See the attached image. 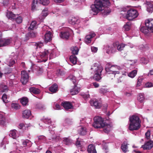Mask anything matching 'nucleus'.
Masks as SVG:
<instances>
[{
  "label": "nucleus",
  "mask_w": 153,
  "mask_h": 153,
  "mask_svg": "<svg viewBox=\"0 0 153 153\" xmlns=\"http://www.w3.org/2000/svg\"><path fill=\"white\" fill-rule=\"evenodd\" d=\"M145 86L147 88L151 87L152 86V84L151 82H148L146 84Z\"/></svg>",
  "instance_id": "57"
},
{
  "label": "nucleus",
  "mask_w": 153,
  "mask_h": 153,
  "mask_svg": "<svg viewBox=\"0 0 153 153\" xmlns=\"http://www.w3.org/2000/svg\"><path fill=\"white\" fill-rule=\"evenodd\" d=\"M58 86L55 83L50 86L49 88V91L52 93H56L58 91Z\"/></svg>",
  "instance_id": "19"
},
{
  "label": "nucleus",
  "mask_w": 153,
  "mask_h": 153,
  "mask_svg": "<svg viewBox=\"0 0 153 153\" xmlns=\"http://www.w3.org/2000/svg\"><path fill=\"white\" fill-rule=\"evenodd\" d=\"M28 35L30 36L31 37H34L36 36V34L35 33L32 31L30 32L29 33Z\"/></svg>",
  "instance_id": "52"
},
{
  "label": "nucleus",
  "mask_w": 153,
  "mask_h": 153,
  "mask_svg": "<svg viewBox=\"0 0 153 153\" xmlns=\"http://www.w3.org/2000/svg\"><path fill=\"white\" fill-rule=\"evenodd\" d=\"M116 66L111 65L110 63L106 64L105 70L107 73V76L110 79H112L115 76L117 77L122 76L124 75L121 70L116 71Z\"/></svg>",
  "instance_id": "2"
},
{
  "label": "nucleus",
  "mask_w": 153,
  "mask_h": 153,
  "mask_svg": "<svg viewBox=\"0 0 153 153\" xmlns=\"http://www.w3.org/2000/svg\"><path fill=\"white\" fill-rule=\"evenodd\" d=\"M2 99L3 102L5 103L7 102V95L5 94H4L2 97Z\"/></svg>",
  "instance_id": "45"
},
{
  "label": "nucleus",
  "mask_w": 153,
  "mask_h": 153,
  "mask_svg": "<svg viewBox=\"0 0 153 153\" xmlns=\"http://www.w3.org/2000/svg\"><path fill=\"white\" fill-rule=\"evenodd\" d=\"M39 3L43 5H47L50 3L49 0H39Z\"/></svg>",
  "instance_id": "37"
},
{
  "label": "nucleus",
  "mask_w": 153,
  "mask_h": 153,
  "mask_svg": "<svg viewBox=\"0 0 153 153\" xmlns=\"http://www.w3.org/2000/svg\"><path fill=\"white\" fill-rule=\"evenodd\" d=\"M39 0H33L31 6V10H34L36 7V4L39 3Z\"/></svg>",
  "instance_id": "40"
},
{
  "label": "nucleus",
  "mask_w": 153,
  "mask_h": 153,
  "mask_svg": "<svg viewBox=\"0 0 153 153\" xmlns=\"http://www.w3.org/2000/svg\"><path fill=\"white\" fill-rule=\"evenodd\" d=\"M15 19L16 22L18 24L22 23L23 21V18L21 16L16 17Z\"/></svg>",
  "instance_id": "43"
},
{
  "label": "nucleus",
  "mask_w": 153,
  "mask_h": 153,
  "mask_svg": "<svg viewBox=\"0 0 153 153\" xmlns=\"http://www.w3.org/2000/svg\"><path fill=\"white\" fill-rule=\"evenodd\" d=\"M128 144L126 142H124L122 144L121 149L123 151L124 153H126L128 151Z\"/></svg>",
  "instance_id": "24"
},
{
  "label": "nucleus",
  "mask_w": 153,
  "mask_h": 153,
  "mask_svg": "<svg viewBox=\"0 0 153 153\" xmlns=\"http://www.w3.org/2000/svg\"><path fill=\"white\" fill-rule=\"evenodd\" d=\"M78 132L81 135H85L86 133L85 128L82 127H81L78 130Z\"/></svg>",
  "instance_id": "28"
},
{
  "label": "nucleus",
  "mask_w": 153,
  "mask_h": 153,
  "mask_svg": "<svg viewBox=\"0 0 153 153\" xmlns=\"http://www.w3.org/2000/svg\"><path fill=\"white\" fill-rule=\"evenodd\" d=\"M42 16H46L48 15V13L45 11H43L42 13Z\"/></svg>",
  "instance_id": "62"
},
{
  "label": "nucleus",
  "mask_w": 153,
  "mask_h": 153,
  "mask_svg": "<svg viewBox=\"0 0 153 153\" xmlns=\"http://www.w3.org/2000/svg\"><path fill=\"white\" fill-rule=\"evenodd\" d=\"M5 123V118H3V119L0 120V124L1 125L4 126Z\"/></svg>",
  "instance_id": "53"
},
{
  "label": "nucleus",
  "mask_w": 153,
  "mask_h": 153,
  "mask_svg": "<svg viewBox=\"0 0 153 153\" xmlns=\"http://www.w3.org/2000/svg\"><path fill=\"white\" fill-rule=\"evenodd\" d=\"M15 63V60L13 59H11L8 63V65L10 66H13Z\"/></svg>",
  "instance_id": "51"
},
{
  "label": "nucleus",
  "mask_w": 153,
  "mask_h": 153,
  "mask_svg": "<svg viewBox=\"0 0 153 153\" xmlns=\"http://www.w3.org/2000/svg\"><path fill=\"white\" fill-rule=\"evenodd\" d=\"M36 24V22L35 21H32L28 29V30H33Z\"/></svg>",
  "instance_id": "39"
},
{
  "label": "nucleus",
  "mask_w": 153,
  "mask_h": 153,
  "mask_svg": "<svg viewBox=\"0 0 153 153\" xmlns=\"http://www.w3.org/2000/svg\"><path fill=\"white\" fill-rule=\"evenodd\" d=\"M12 108L16 110L20 108V105L17 103H12L11 104Z\"/></svg>",
  "instance_id": "42"
},
{
  "label": "nucleus",
  "mask_w": 153,
  "mask_h": 153,
  "mask_svg": "<svg viewBox=\"0 0 153 153\" xmlns=\"http://www.w3.org/2000/svg\"><path fill=\"white\" fill-rule=\"evenodd\" d=\"M65 0H53L54 2L56 3H61L64 1Z\"/></svg>",
  "instance_id": "63"
},
{
  "label": "nucleus",
  "mask_w": 153,
  "mask_h": 153,
  "mask_svg": "<svg viewBox=\"0 0 153 153\" xmlns=\"http://www.w3.org/2000/svg\"><path fill=\"white\" fill-rule=\"evenodd\" d=\"M72 31L69 28H66L65 31H61L60 33L59 36L61 38L65 39H68Z\"/></svg>",
  "instance_id": "8"
},
{
  "label": "nucleus",
  "mask_w": 153,
  "mask_h": 153,
  "mask_svg": "<svg viewBox=\"0 0 153 153\" xmlns=\"http://www.w3.org/2000/svg\"><path fill=\"white\" fill-rule=\"evenodd\" d=\"M44 122L46 124H50L51 123V121L50 118H45L43 120Z\"/></svg>",
  "instance_id": "46"
},
{
  "label": "nucleus",
  "mask_w": 153,
  "mask_h": 153,
  "mask_svg": "<svg viewBox=\"0 0 153 153\" xmlns=\"http://www.w3.org/2000/svg\"><path fill=\"white\" fill-rule=\"evenodd\" d=\"M1 44L2 46H6L11 43L12 41L11 38L2 39Z\"/></svg>",
  "instance_id": "22"
},
{
  "label": "nucleus",
  "mask_w": 153,
  "mask_h": 153,
  "mask_svg": "<svg viewBox=\"0 0 153 153\" xmlns=\"http://www.w3.org/2000/svg\"><path fill=\"white\" fill-rule=\"evenodd\" d=\"M145 97L144 94L142 93H140L137 96V100L140 102H143L144 101Z\"/></svg>",
  "instance_id": "30"
},
{
  "label": "nucleus",
  "mask_w": 153,
  "mask_h": 153,
  "mask_svg": "<svg viewBox=\"0 0 153 153\" xmlns=\"http://www.w3.org/2000/svg\"><path fill=\"white\" fill-rule=\"evenodd\" d=\"M91 49L92 52L95 53L97 52L98 50L97 48L95 47H91Z\"/></svg>",
  "instance_id": "59"
},
{
  "label": "nucleus",
  "mask_w": 153,
  "mask_h": 153,
  "mask_svg": "<svg viewBox=\"0 0 153 153\" xmlns=\"http://www.w3.org/2000/svg\"><path fill=\"white\" fill-rule=\"evenodd\" d=\"M36 107L39 109H41L43 108V106L41 104L39 103L36 105Z\"/></svg>",
  "instance_id": "58"
},
{
  "label": "nucleus",
  "mask_w": 153,
  "mask_h": 153,
  "mask_svg": "<svg viewBox=\"0 0 153 153\" xmlns=\"http://www.w3.org/2000/svg\"><path fill=\"white\" fill-rule=\"evenodd\" d=\"M67 79L72 81L74 85V87L71 90L70 93L72 95H74L77 94L80 91V88L77 86V83L76 80V77L72 75H70Z\"/></svg>",
  "instance_id": "6"
},
{
  "label": "nucleus",
  "mask_w": 153,
  "mask_h": 153,
  "mask_svg": "<svg viewBox=\"0 0 153 153\" xmlns=\"http://www.w3.org/2000/svg\"><path fill=\"white\" fill-rule=\"evenodd\" d=\"M21 73V82L23 85H25L29 80V76L28 74L25 71H22Z\"/></svg>",
  "instance_id": "9"
},
{
  "label": "nucleus",
  "mask_w": 153,
  "mask_h": 153,
  "mask_svg": "<svg viewBox=\"0 0 153 153\" xmlns=\"http://www.w3.org/2000/svg\"><path fill=\"white\" fill-rule=\"evenodd\" d=\"M5 118L4 117V114L3 113H1L0 112V119Z\"/></svg>",
  "instance_id": "61"
},
{
  "label": "nucleus",
  "mask_w": 153,
  "mask_h": 153,
  "mask_svg": "<svg viewBox=\"0 0 153 153\" xmlns=\"http://www.w3.org/2000/svg\"><path fill=\"white\" fill-rule=\"evenodd\" d=\"M79 21L77 18L75 17H72L71 19L68 20L69 22L72 25H74L77 23Z\"/></svg>",
  "instance_id": "31"
},
{
  "label": "nucleus",
  "mask_w": 153,
  "mask_h": 153,
  "mask_svg": "<svg viewBox=\"0 0 153 153\" xmlns=\"http://www.w3.org/2000/svg\"><path fill=\"white\" fill-rule=\"evenodd\" d=\"M91 105L96 109L100 108L102 106L101 103L96 99H91L90 101Z\"/></svg>",
  "instance_id": "10"
},
{
  "label": "nucleus",
  "mask_w": 153,
  "mask_h": 153,
  "mask_svg": "<svg viewBox=\"0 0 153 153\" xmlns=\"http://www.w3.org/2000/svg\"><path fill=\"white\" fill-rule=\"evenodd\" d=\"M116 43L117 44V46L116 48L118 51H121L122 50H123L125 45L124 44H119L118 42H116Z\"/></svg>",
  "instance_id": "33"
},
{
  "label": "nucleus",
  "mask_w": 153,
  "mask_h": 153,
  "mask_svg": "<svg viewBox=\"0 0 153 153\" xmlns=\"http://www.w3.org/2000/svg\"><path fill=\"white\" fill-rule=\"evenodd\" d=\"M87 151L88 153H97L95 146L93 144L88 146Z\"/></svg>",
  "instance_id": "20"
},
{
  "label": "nucleus",
  "mask_w": 153,
  "mask_h": 153,
  "mask_svg": "<svg viewBox=\"0 0 153 153\" xmlns=\"http://www.w3.org/2000/svg\"><path fill=\"white\" fill-rule=\"evenodd\" d=\"M131 22H128L126 23V25L124 26L123 28L126 31H128L131 28Z\"/></svg>",
  "instance_id": "35"
},
{
  "label": "nucleus",
  "mask_w": 153,
  "mask_h": 153,
  "mask_svg": "<svg viewBox=\"0 0 153 153\" xmlns=\"http://www.w3.org/2000/svg\"><path fill=\"white\" fill-rule=\"evenodd\" d=\"M25 126V125L24 123H21L19 125V127L20 129H22Z\"/></svg>",
  "instance_id": "60"
},
{
  "label": "nucleus",
  "mask_w": 153,
  "mask_h": 153,
  "mask_svg": "<svg viewBox=\"0 0 153 153\" xmlns=\"http://www.w3.org/2000/svg\"><path fill=\"white\" fill-rule=\"evenodd\" d=\"M110 4L109 0H95L94 4L91 6V8L92 11L96 14L101 11L102 15H107L111 12L109 8Z\"/></svg>",
  "instance_id": "1"
},
{
  "label": "nucleus",
  "mask_w": 153,
  "mask_h": 153,
  "mask_svg": "<svg viewBox=\"0 0 153 153\" xmlns=\"http://www.w3.org/2000/svg\"><path fill=\"white\" fill-rule=\"evenodd\" d=\"M63 141L66 144H67L70 142L71 140L68 138L65 137L64 138Z\"/></svg>",
  "instance_id": "50"
},
{
  "label": "nucleus",
  "mask_w": 153,
  "mask_h": 153,
  "mask_svg": "<svg viewBox=\"0 0 153 153\" xmlns=\"http://www.w3.org/2000/svg\"><path fill=\"white\" fill-rule=\"evenodd\" d=\"M130 8L128 7H123L122 8V11L126 12L127 13H128V10H129V9H130Z\"/></svg>",
  "instance_id": "54"
},
{
  "label": "nucleus",
  "mask_w": 153,
  "mask_h": 153,
  "mask_svg": "<svg viewBox=\"0 0 153 153\" xmlns=\"http://www.w3.org/2000/svg\"><path fill=\"white\" fill-rule=\"evenodd\" d=\"M108 92V89L106 88H102L100 89L99 90V92L100 93L103 94H104Z\"/></svg>",
  "instance_id": "44"
},
{
  "label": "nucleus",
  "mask_w": 153,
  "mask_h": 153,
  "mask_svg": "<svg viewBox=\"0 0 153 153\" xmlns=\"http://www.w3.org/2000/svg\"><path fill=\"white\" fill-rule=\"evenodd\" d=\"M6 16L9 19L13 20L15 19L16 18V15L14 14L13 12L11 11H8L7 10Z\"/></svg>",
  "instance_id": "18"
},
{
  "label": "nucleus",
  "mask_w": 153,
  "mask_h": 153,
  "mask_svg": "<svg viewBox=\"0 0 153 153\" xmlns=\"http://www.w3.org/2000/svg\"><path fill=\"white\" fill-rule=\"evenodd\" d=\"M52 33L51 32L47 31L45 35L44 40L46 43L50 42L52 40Z\"/></svg>",
  "instance_id": "15"
},
{
  "label": "nucleus",
  "mask_w": 153,
  "mask_h": 153,
  "mask_svg": "<svg viewBox=\"0 0 153 153\" xmlns=\"http://www.w3.org/2000/svg\"><path fill=\"white\" fill-rule=\"evenodd\" d=\"M91 69L94 72L93 78L96 81H99L101 79V73L103 69L102 66L99 63H95Z\"/></svg>",
  "instance_id": "5"
},
{
  "label": "nucleus",
  "mask_w": 153,
  "mask_h": 153,
  "mask_svg": "<svg viewBox=\"0 0 153 153\" xmlns=\"http://www.w3.org/2000/svg\"><path fill=\"white\" fill-rule=\"evenodd\" d=\"M17 131L16 130L10 131L9 136L13 139H15L16 137Z\"/></svg>",
  "instance_id": "32"
},
{
  "label": "nucleus",
  "mask_w": 153,
  "mask_h": 153,
  "mask_svg": "<svg viewBox=\"0 0 153 153\" xmlns=\"http://www.w3.org/2000/svg\"><path fill=\"white\" fill-rule=\"evenodd\" d=\"M76 145L78 147H80L81 146L80 141H79L78 140V139H77V140L76 143Z\"/></svg>",
  "instance_id": "56"
},
{
  "label": "nucleus",
  "mask_w": 153,
  "mask_h": 153,
  "mask_svg": "<svg viewBox=\"0 0 153 153\" xmlns=\"http://www.w3.org/2000/svg\"><path fill=\"white\" fill-rule=\"evenodd\" d=\"M137 72V71L136 70H134L128 74V76L132 78H134L136 75Z\"/></svg>",
  "instance_id": "38"
},
{
  "label": "nucleus",
  "mask_w": 153,
  "mask_h": 153,
  "mask_svg": "<svg viewBox=\"0 0 153 153\" xmlns=\"http://www.w3.org/2000/svg\"><path fill=\"white\" fill-rule=\"evenodd\" d=\"M150 75H153V69L150 70L149 73L148 74V76H149Z\"/></svg>",
  "instance_id": "64"
},
{
  "label": "nucleus",
  "mask_w": 153,
  "mask_h": 153,
  "mask_svg": "<svg viewBox=\"0 0 153 153\" xmlns=\"http://www.w3.org/2000/svg\"><path fill=\"white\" fill-rule=\"evenodd\" d=\"M29 90L31 93L35 94H38L40 92L39 89L33 87L30 88Z\"/></svg>",
  "instance_id": "25"
},
{
  "label": "nucleus",
  "mask_w": 153,
  "mask_h": 153,
  "mask_svg": "<svg viewBox=\"0 0 153 153\" xmlns=\"http://www.w3.org/2000/svg\"><path fill=\"white\" fill-rule=\"evenodd\" d=\"M20 102L22 105L25 106L28 102V100L27 97H23L20 100Z\"/></svg>",
  "instance_id": "34"
},
{
  "label": "nucleus",
  "mask_w": 153,
  "mask_h": 153,
  "mask_svg": "<svg viewBox=\"0 0 153 153\" xmlns=\"http://www.w3.org/2000/svg\"><path fill=\"white\" fill-rule=\"evenodd\" d=\"M147 10L149 13H152L153 11V5L150 2H147Z\"/></svg>",
  "instance_id": "26"
},
{
  "label": "nucleus",
  "mask_w": 153,
  "mask_h": 153,
  "mask_svg": "<svg viewBox=\"0 0 153 153\" xmlns=\"http://www.w3.org/2000/svg\"><path fill=\"white\" fill-rule=\"evenodd\" d=\"M95 35V34L94 33H91L89 35H87L85 38V42L87 44L90 43L91 41V39Z\"/></svg>",
  "instance_id": "16"
},
{
  "label": "nucleus",
  "mask_w": 153,
  "mask_h": 153,
  "mask_svg": "<svg viewBox=\"0 0 153 153\" xmlns=\"http://www.w3.org/2000/svg\"><path fill=\"white\" fill-rule=\"evenodd\" d=\"M130 123L128 128L131 131L137 130L141 127V121L139 117L136 115H132L129 118Z\"/></svg>",
  "instance_id": "4"
},
{
  "label": "nucleus",
  "mask_w": 153,
  "mask_h": 153,
  "mask_svg": "<svg viewBox=\"0 0 153 153\" xmlns=\"http://www.w3.org/2000/svg\"><path fill=\"white\" fill-rule=\"evenodd\" d=\"M35 46L36 47V48L37 49L38 48H40L43 46L42 43L41 42H39L38 43H36Z\"/></svg>",
  "instance_id": "48"
},
{
  "label": "nucleus",
  "mask_w": 153,
  "mask_h": 153,
  "mask_svg": "<svg viewBox=\"0 0 153 153\" xmlns=\"http://www.w3.org/2000/svg\"><path fill=\"white\" fill-rule=\"evenodd\" d=\"M31 115V112L30 110H25L22 112V117L24 118H28Z\"/></svg>",
  "instance_id": "21"
},
{
  "label": "nucleus",
  "mask_w": 153,
  "mask_h": 153,
  "mask_svg": "<svg viewBox=\"0 0 153 153\" xmlns=\"http://www.w3.org/2000/svg\"><path fill=\"white\" fill-rule=\"evenodd\" d=\"M22 144L24 147L27 146L30 147L31 146L32 143L30 141L26 140L23 142Z\"/></svg>",
  "instance_id": "27"
},
{
  "label": "nucleus",
  "mask_w": 153,
  "mask_h": 153,
  "mask_svg": "<svg viewBox=\"0 0 153 153\" xmlns=\"http://www.w3.org/2000/svg\"><path fill=\"white\" fill-rule=\"evenodd\" d=\"M145 137L147 139H149L150 137V131L149 130H148L146 133Z\"/></svg>",
  "instance_id": "47"
},
{
  "label": "nucleus",
  "mask_w": 153,
  "mask_h": 153,
  "mask_svg": "<svg viewBox=\"0 0 153 153\" xmlns=\"http://www.w3.org/2000/svg\"><path fill=\"white\" fill-rule=\"evenodd\" d=\"M71 50L73 55H75L78 54L79 49L78 47L75 46L71 47Z\"/></svg>",
  "instance_id": "23"
},
{
  "label": "nucleus",
  "mask_w": 153,
  "mask_h": 153,
  "mask_svg": "<svg viewBox=\"0 0 153 153\" xmlns=\"http://www.w3.org/2000/svg\"><path fill=\"white\" fill-rule=\"evenodd\" d=\"M145 24L146 27L153 32V19H148L146 20Z\"/></svg>",
  "instance_id": "12"
},
{
  "label": "nucleus",
  "mask_w": 153,
  "mask_h": 153,
  "mask_svg": "<svg viewBox=\"0 0 153 153\" xmlns=\"http://www.w3.org/2000/svg\"><path fill=\"white\" fill-rule=\"evenodd\" d=\"M94 122L93 124L94 127L96 128H104V132L108 133L110 131L111 126L110 124H105L103 118L101 117L97 116L94 118Z\"/></svg>",
  "instance_id": "3"
},
{
  "label": "nucleus",
  "mask_w": 153,
  "mask_h": 153,
  "mask_svg": "<svg viewBox=\"0 0 153 153\" xmlns=\"http://www.w3.org/2000/svg\"><path fill=\"white\" fill-rule=\"evenodd\" d=\"M153 146V141L149 140L146 142L144 145L142 146V147L144 150H149L151 149Z\"/></svg>",
  "instance_id": "13"
},
{
  "label": "nucleus",
  "mask_w": 153,
  "mask_h": 153,
  "mask_svg": "<svg viewBox=\"0 0 153 153\" xmlns=\"http://www.w3.org/2000/svg\"><path fill=\"white\" fill-rule=\"evenodd\" d=\"M0 87L2 88V91L3 92H6L8 91L7 86L6 85H4L3 83L0 84Z\"/></svg>",
  "instance_id": "36"
},
{
  "label": "nucleus",
  "mask_w": 153,
  "mask_h": 153,
  "mask_svg": "<svg viewBox=\"0 0 153 153\" xmlns=\"http://www.w3.org/2000/svg\"><path fill=\"white\" fill-rule=\"evenodd\" d=\"M61 105L65 110H68L73 108V106L71 102L68 101H63L62 102Z\"/></svg>",
  "instance_id": "14"
},
{
  "label": "nucleus",
  "mask_w": 153,
  "mask_h": 153,
  "mask_svg": "<svg viewBox=\"0 0 153 153\" xmlns=\"http://www.w3.org/2000/svg\"><path fill=\"white\" fill-rule=\"evenodd\" d=\"M149 30L146 27H143L141 28L140 30L143 33L146 34L149 32Z\"/></svg>",
  "instance_id": "41"
},
{
  "label": "nucleus",
  "mask_w": 153,
  "mask_h": 153,
  "mask_svg": "<svg viewBox=\"0 0 153 153\" xmlns=\"http://www.w3.org/2000/svg\"><path fill=\"white\" fill-rule=\"evenodd\" d=\"M143 79L142 78L138 79L137 84V86H140L141 85Z\"/></svg>",
  "instance_id": "55"
},
{
  "label": "nucleus",
  "mask_w": 153,
  "mask_h": 153,
  "mask_svg": "<svg viewBox=\"0 0 153 153\" xmlns=\"http://www.w3.org/2000/svg\"><path fill=\"white\" fill-rule=\"evenodd\" d=\"M70 60L73 64H76L77 62V57L74 55H72L70 56Z\"/></svg>",
  "instance_id": "29"
},
{
  "label": "nucleus",
  "mask_w": 153,
  "mask_h": 153,
  "mask_svg": "<svg viewBox=\"0 0 153 153\" xmlns=\"http://www.w3.org/2000/svg\"><path fill=\"white\" fill-rule=\"evenodd\" d=\"M140 61L142 63L145 64H147L148 62V61L146 58L143 57L141 59Z\"/></svg>",
  "instance_id": "49"
},
{
  "label": "nucleus",
  "mask_w": 153,
  "mask_h": 153,
  "mask_svg": "<svg viewBox=\"0 0 153 153\" xmlns=\"http://www.w3.org/2000/svg\"><path fill=\"white\" fill-rule=\"evenodd\" d=\"M138 15V13L136 10L133 8H131L128 13H127L126 17L128 20L132 21L137 18Z\"/></svg>",
  "instance_id": "7"
},
{
  "label": "nucleus",
  "mask_w": 153,
  "mask_h": 153,
  "mask_svg": "<svg viewBox=\"0 0 153 153\" xmlns=\"http://www.w3.org/2000/svg\"><path fill=\"white\" fill-rule=\"evenodd\" d=\"M117 46V44L116 43H113V45L110 46L111 50H109L110 46L108 45H106L105 47V49L106 50V53L110 54L115 52Z\"/></svg>",
  "instance_id": "11"
},
{
  "label": "nucleus",
  "mask_w": 153,
  "mask_h": 153,
  "mask_svg": "<svg viewBox=\"0 0 153 153\" xmlns=\"http://www.w3.org/2000/svg\"><path fill=\"white\" fill-rule=\"evenodd\" d=\"M48 53L49 52L48 50H45L43 52L39 53V55L41 58H45L48 59ZM47 60V59L44 60H43L44 62H46Z\"/></svg>",
  "instance_id": "17"
}]
</instances>
